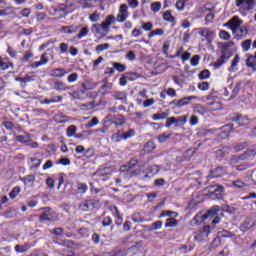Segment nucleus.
<instances>
[{"instance_id": "c756f323", "label": "nucleus", "mask_w": 256, "mask_h": 256, "mask_svg": "<svg viewBox=\"0 0 256 256\" xmlns=\"http://www.w3.org/2000/svg\"><path fill=\"white\" fill-rule=\"evenodd\" d=\"M177 225H179V221H177V219L173 218V217H170L166 220V223H165V227H170V228H173V227H177Z\"/></svg>"}, {"instance_id": "6ab92c4d", "label": "nucleus", "mask_w": 256, "mask_h": 256, "mask_svg": "<svg viewBox=\"0 0 256 256\" xmlns=\"http://www.w3.org/2000/svg\"><path fill=\"white\" fill-rule=\"evenodd\" d=\"M238 31L240 34H236L235 39H237V41H239L240 39H243L245 37H247V35H249V30L247 29L246 26H241L238 28Z\"/></svg>"}, {"instance_id": "393cba45", "label": "nucleus", "mask_w": 256, "mask_h": 256, "mask_svg": "<svg viewBox=\"0 0 256 256\" xmlns=\"http://www.w3.org/2000/svg\"><path fill=\"white\" fill-rule=\"evenodd\" d=\"M29 249H31L30 244L16 245L15 246L16 253H26V251H29Z\"/></svg>"}, {"instance_id": "b1692460", "label": "nucleus", "mask_w": 256, "mask_h": 256, "mask_svg": "<svg viewBox=\"0 0 256 256\" xmlns=\"http://www.w3.org/2000/svg\"><path fill=\"white\" fill-rule=\"evenodd\" d=\"M111 121H113V115L109 114L104 118V127L100 130V133H107V130L109 129V127H107V124L111 123Z\"/></svg>"}, {"instance_id": "a19ab883", "label": "nucleus", "mask_w": 256, "mask_h": 256, "mask_svg": "<svg viewBox=\"0 0 256 256\" xmlns=\"http://www.w3.org/2000/svg\"><path fill=\"white\" fill-rule=\"evenodd\" d=\"M16 141L19 143H29L31 141V138L27 135H18L16 136Z\"/></svg>"}, {"instance_id": "f704fd0d", "label": "nucleus", "mask_w": 256, "mask_h": 256, "mask_svg": "<svg viewBox=\"0 0 256 256\" xmlns=\"http://www.w3.org/2000/svg\"><path fill=\"white\" fill-rule=\"evenodd\" d=\"M187 119H189V115H184L176 118V127H179V125H185L187 123Z\"/></svg>"}, {"instance_id": "ea45409f", "label": "nucleus", "mask_w": 256, "mask_h": 256, "mask_svg": "<svg viewBox=\"0 0 256 256\" xmlns=\"http://www.w3.org/2000/svg\"><path fill=\"white\" fill-rule=\"evenodd\" d=\"M211 77V72L209 70L205 69L199 73V79L201 81H205V79H209Z\"/></svg>"}, {"instance_id": "4be33fe9", "label": "nucleus", "mask_w": 256, "mask_h": 256, "mask_svg": "<svg viewBox=\"0 0 256 256\" xmlns=\"http://www.w3.org/2000/svg\"><path fill=\"white\" fill-rule=\"evenodd\" d=\"M193 99H197V96H187L178 100V107L181 108V107H185V105H189V103H191Z\"/></svg>"}, {"instance_id": "a18cd8bd", "label": "nucleus", "mask_w": 256, "mask_h": 256, "mask_svg": "<svg viewBox=\"0 0 256 256\" xmlns=\"http://www.w3.org/2000/svg\"><path fill=\"white\" fill-rule=\"evenodd\" d=\"M239 91H241V83H237L233 88L230 99H235V97L239 95Z\"/></svg>"}, {"instance_id": "79ce46f5", "label": "nucleus", "mask_w": 256, "mask_h": 256, "mask_svg": "<svg viewBox=\"0 0 256 256\" xmlns=\"http://www.w3.org/2000/svg\"><path fill=\"white\" fill-rule=\"evenodd\" d=\"M99 125V119L97 117L92 118L86 125V129H91V127H95Z\"/></svg>"}, {"instance_id": "a211bd4d", "label": "nucleus", "mask_w": 256, "mask_h": 256, "mask_svg": "<svg viewBox=\"0 0 256 256\" xmlns=\"http://www.w3.org/2000/svg\"><path fill=\"white\" fill-rule=\"evenodd\" d=\"M50 75L51 77L61 79V77H65V75H67V71H65L63 68H56L51 70Z\"/></svg>"}, {"instance_id": "052dcab7", "label": "nucleus", "mask_w": 256, "mask_h": 256, "mask_svg": "<svg viewBox=\"0 0 256 256\" xmlns=\"http://www.w3.org/2000/svg\"><path fill=\"white\" fill-rule=\"evenodd\" d=\"M238 161H244L243 158H241V155L237 156L234 155L230 158V165H235L237 164Z\"/></svg>"}, {"instance_id": "58836bf2", "label": "nucleus", "mask_w": 256, "mask_h": 256, "mask_svg": "<svg viewBox=\"0 0 256 256\" xmlns=\"http://www.w3.org/2000/svg\"><path fill=\"white\" fill-rule=\"evenodd\" d=\"M22 181H24V185H33V183H35V175H27Z\"/></svg>"}, {"instance_id": "dca6fc26", "label": "nucleus", "mask_w": 256, "mask_h": 256, "mask_svg": "<svg viewBox=\"0 0 256 256\" xmlns=\"http://www.w3.org/2000/svg\"><path fill=\"white\" fill-rule=\"evenodd\" d=\"M256 221L251 224V221L249 219H246L239 227L240 231L242 233H247L250 229H253L255 227Z\"/></svg>"}, {"instance_id": "338daca9", "label": "nucleus", "mask_w": 256, "mask_h": 256, "mask_svg": "<svg viewBox=\"0 0 256 256\" xmlns=\"http://www.w3.org/2000/svg\"><path fill=\"white\" fill-rule=\"evenodd\" d=\"M89 19L92 23H97V21H99V13H97V11L94 12L89 16Z\"/></svg>"}, {"instance_id": "ddd939ff", "label": "nucleus", "mask_w": 256, "mask_h": 256, "mask_svg": "<svg viewBox=\"0 0 256 256\" xmlns=\"http://www.w3.org/2000/svg\"><path fill=\"white\" fill-rule=\"evenodd\" d=\"M112 97L115 101H120L121 103H127V92L126 91H113Z\"/></svg>"}, {"instance_id": "412c9836", "label": "nucleus", "mask_w": 256, "mask_h": 256, "mask_svg": "<svg viewBox=\"0 0 256 256\" xmlns=\"http://www.w3.org/2000/svg\"><path fill=\"white\" fill-rule=\"evenodd\" d=\"M111 139L113 143H120L121 141H125V135L123 134V131L118 130L116 133L112 135Z\"/></svg>"}, {"instance_id": "3c124183", "label": "nucleus", "mask_w": 256, "mask_h": 256, "mask_svg": "<svg viewBox=\"0 0 256 256\" xmlns=\"http://www.w3.org/2000/svg\"><path fill=\"white\" fill-rule=\"evenodd\" d=\"M124 141L127 139H131V137H135V129H129L127 132H123Z\"/></svg>"}, {"instance_id": "f3484780", "label": "nucleus", "mask_w": 256, "mask_h": 256, "mask_svg": "<svg viewBox=\"0 0 256 256\" xmlns=\"http://www.w3.org/2000/svg\"><path fill=\"white\" fill-rule=\"evenodd\" d=\"M53 89H55V91H69V89H71V87L67 86V84H65V82L58 80V81L54 82Z\"/></svg>"}, {"instance_id": "13d9d810", "label": "nucleus", "mask_w": 256, "mask_h": 256, "mask_svg": "<svg viewBox=\"0 0 256 256\" xmlns=\"http://www.w3.org/2000/svg\"><path fill=\"white\" fill-rule=\"evenodd\" d=\"M109 47H111L109 45V43L100 44V45L96 46V51H97V53H101V51H106V49H109Z\"/></svg>"}, {"instance_id": "f8f14e48", "label": "nucleus", "mask_w": 256, "mask_h": 256, "mask_svg": "<svg viewBox=\"0 0 256 256\" xmlns=\"http://www.w3.org/2000/svg\"><path fill=\"white\" fill-rule=\"evenodd\" d=\"M113 23H115V16H107L105 21L100 24L102 27V31H104V33H109V28L111 27V25H113Z\"/></svg>"}, {"instance_id": "20e7f679", "label": "nucleus", "mask_w": 256, "mask_h": 256, "mask_svg": "<svg viewBox=\"0 0 256 256\" xmlns=\"http://www.w3.org/2000/svg\"><path fill=\"white\" fill-rule=\"evenodd\" d=\"M210 196L211 197H216V199H223V193H225V187L222 185H210L208 187Z\"/></svg>"}, {"instance_id": "9d476101", "label": "nucleus", "mask_w": 256, "mask_h": 256, "mask_svg": "<svg viewBox=\"0 0 256 256\" xmlns=\"http://www.w3.org/2000/svg\"><path fill=\"white\" fill-rule=\"evenodd\" d=\"M111 173H112L111 168H102V169H98L96 172H94L92 174V177H102V181H108Z\"/></svg>"}, {"instance_id": "2eb2a0df", "label": "nucleus", "mask_w": 256, "mask_h": 256, "mask_svg": "<svg viewBox=\"0 0 256 256\" xmlns=\"http://www.w3.org/2000/svg\"><path fill=\"white\" fill-rule=\"evenodd\" d=\"M40 221H55V215L51 213L49 208H44L42 215H40Z\"/></svg>"}, {"instance_id": "7c9ffc66", "label": "nucleus", "mask_w": 256, "mask_h": 256, "mask_svg": "<svg viewBox=\"0 0 256 256\" xmlns=\"http://www.w3.org/2000/svg\"><path fill=\"white\" fill-rule=\"evenodd\" d=\"M249 146L248 142H240L234 145L233 149L237 153L239 151H243V149H246Z\"/></svg>"}, {"instance_id": "bb28decb", "label": "nucleus", "mask_w": 256, "mask_h": 256, "mask_svg": "<svg viewBox=\"0 0 256 256\" xmlns=\"http://www.w3.org/2000/svg\"><path fill=\"white\" fill-rule=\"evenodd\" d=\"M88 189H89V186H87V184L81 183V182L77 183V191L81 195H85L87 193Z\"/></svg>"}, {"instance_id": "39448f33", "label": "nucleus", "mask_w": 256, "mask_h": 256, "mask_svg": "<svg viewBox=\"0 0 256 256\" xmlns=\"http://www.w3.org/2000/svg\"><path fill=\"white\" fill-rule=\"evenodd\" d=\"M226 27L231 29L233 35L239 31V28L243 25V20L239 19L237 16H234L231 20H229L226 24Z\"/></svg>"}, {"instance_id": "1a4fd4ad", "label": "nucleus", "mask_w": 256, "mask_h": 256, "mask_svg": "<svg viewBox=\"0 0 256 256\" xmlns=\"http://www.w3.org/2000/svg\"><path fill=\"white\" fill-rule=\"evenodd\" d=\"M51 17H54V19H63L65 15H67V10L65 7L60 6L58 8H51L49 11Z\"/></svg>"}, {"instance_id": "680f3d73", "label": "nucleus", "mask_w": 256, "mask_h": 256, "mask_svg": "<svg viewBox=\"0 0 256 256\" xmlns=\"http://www.w3.org/2000/svg\"><path fill=\"white\" fill-rule=\"evenodd\" d=\"M142 29H144V31H152L153 29V23L151 22H142Z\"/></svg>"}, {"instance_id": "de8ad7c7", "label": "nucleus", "mask_w": 256, "mask_h": 256, "mask_svg": "<svg viewBox=\"0 0 256 256\" xmlns=\"http://www.w3.org/2000/svg\"><path fill=\"white\" fill-rule=\"evenodd\" d=\"M220 39H223V41H229L231 39V34L225 30H221L219 33Z\"/></svg>"}, {"instance_id": "774afa93", "label": "nucleus", "mask_w": 256, "mask_h": 256, "mask_svg": "<svg viewBox=\"0 0 256 256\" xmlns=\"http://www.w3.org/2000/svg\"><path fill=\"white\" fill-rule=\"evenodd\" d=\"M169 137H171L170 134H161L160 136H158V141L159 143H165V141H167V139H169Z\"/></svg>"}, {"instance_id": "7ed1b4c3", "label": "nucleus", "mask_w": 256, "mask_h": 256, "mask_svg": "<svg viewBox=\"0 0 256 256\" xmlns=\"http://www.w3.org/2000/svg\"><path fill=\"white\" fill-rule=\"evenodd\" d=\"M137 160L135 159H131L127 164L121 166V171L123 172H127L129 175H131V177H133L134 175H138L139 174V170H133L134 168L137 167Z\"/></svg>"}, {"instance_id": "37998d69", "label": "nucleus", "mask_w": 256, "mask_h": 256, "mask_svg": "<svg viewBox=\"0 0 256 256\" xmlns=\"http://www.w3.org/2000/svg\"><path fill=\"white\" fill-rule=\"evenodd\" d=\"M164 34H165V30H164V29H161V28H158V29H156V30L150 32V33L148 34V37H149V39H151L152 37H155V35L161 36V35H164Z\"/></svg>"}, {"instance_id": "473e14b6", "label": "nucleus", "mask_w": 256, "mask_h": 256, "mask_svg": "<svg viewBox=\"0 0 256 256\" xmlns=\"http://www.w3.org/2000/svg\"><path fill=\"white\" fill-rule=\"evenodd\" d=\"M252 44H253V40H251V39H247L242 42V49H243L244 53H247V51H249V49H251Z\"/></svg>"}, {"instance_id": "09e8293b", "label": "nucleus", "mask_w": 256, "mask_h": 256, "mask_svg": "<svg viewBox=\"0 0 256 256\" xmlns=\"http://www.w3.org/2000/svg\"><path fill=\"white\" fill-rule=\"evenodd\" d=\"M132 221L134 223H143V221H145V218H143L140 213H135L132 216Z\"/></svg>"}, {"instance_id": "e433bc0d", "label": "nucleus", "mask_w": 256, "mask_h": 256, "mask_svg": "<svg viewBox=\"0 0 256 256\" xmlns=\"http://www.w3.org/2000/svg\"><path fill=\"white\" fill-rule=\"evenodd\" d=\"M88 34H89V27L85 26L78 33L77 39H83V37H87Z\"/></svg>"}, {"instance_id": "8fccbe9b", "label": "nucleus", "mask_w": 256, "mask_h": 256, "mask_svg": "<svg viewBox=\"0 0 256 256\" xmlns=\"http://www.w3.org/2000/svg\"><path fill=\"white\" fill-rule=\"evenodd\" d=\"M77 133V126L71 125L67 128V137H73Z\"/></svg>"}, {"instance_id": "5fc2aeb1", "label": "nucleus", "mask_w": 256, "mask_h": 256, "mask_svg": "<svg viewBox=\"0 0 256 256\" xmlns=\"http://www.w3.org/2000/svg\"><path fill=\"white\" fill-rule=\"evenodd\" d=\"M161 227H163V222L162 221H156V222L152 223L150 231H157V229H161Z\"/></svg>"}, {"instance_id": "2f4dec72", "label": "nucleus", "mask_w": 256, "mask_h": 256, "mask_svg": "<svg viewBox=\"0 0 256 256\" xmlns=\"http://www.w3.org/2000/svg\"><path fill=\"white\" fill-rule=\"evenodd\" d=\"M194 113H198V115H205V113H207V109L201 104H197L194 106Z\"/></svg>"}, {"instance_id": "5701e85b", "label": "nucleus", "mask_w": 256, "mask_h": 256, "mask_svg": "<svg viewBox=\"0 0 256 256\" xmlns=\"http://www.w3.org/2000/svg\"><path fill=\"white\" fill-rule=\"evenodd\" d=\"M232 121H235L238 127H243V125H247L249 123V119L243 116H236L235 118H232Z\"/></svg>"}, {"instance_id": "c03bdc74", "label": "nucleus", "mask_w": 256, "mask_h": 256, "mask_svg": "<svg viewBox=\"0 0 256 256\" xmlns=\"http://www.w3.org/2000/svg\"><path fill=\"white\" fill-rule=\"evenodd\" d=\"M150 9L153 13H159V11H161V2H153Z\"/></svg>"}, {"instance_id": "69168bd1", "label": "nucleus", "mask_w": 256, "mask_h": 256, "mask_svg": "<svg viewBox=\"0 0 256 256\" xmlns=\"http://www.w3.org/2000/svg\"><path fill=\"white\" fill-rule=\"evenodd\" d=\"M79 79V74L77 73H72L68 76V83H75Z\"/></svg>"}, {"instance_id": "4468645a", "label": "nucleus", "mask_w": 256, "mask_h": 256, "mask_svg": "<svg viewBox=\"0 0 256 256\" xmlns=\"http://www.w3.org/2000/svg\"><path fill=\"white\" fill-rule=\"evenodd\" d=\"M256 155V145L252 146V148L245 151L243 154H241V159L244 161H248L249 159H253Z\"/></svg>"}, {"instance_id": "4d7b16f0", "label": "nucleus", "mask_w": 256, "mask_h": 256, "mask_svg": "<svg viewBox=\"0 0 256 256\" xmlns=\"http://www.w3.org/2000/svg\"><path fill=\"white\" fill-rule=\"evenodd\" d=\"M126 77L130 81H135V79H139L140 75L139 73H136V72H129V73H126Z\"/></svg>"}, {"instance_id": "864d4df0", "label": "nucleus", "mask_w": 256, "mask_h": 256, "mask_svg": "<svg viewBox=\"0 0 256 256\" xmlns=\"http://www.w3.org/2000/svg\"><path fill=\"white\" fill-rule=\"evenodd\" d=\"M199 61H201V56L199 55H194L191 60L190 63L192 65V67H197V65H199Z\"/></svg>"}, {"instance_id": "0e129e2a", "label": "nucleus", "mask_w": 256, "mask_h": 256, "mask_svg": "<svg viewBox=\"0 0 256 256\" xmlns=\"http://www.w3.org/2000/svg\"><path fill=\"white\" fill-rule=\"evenodd\" d=\"M101 29H102L101 24H93L91 31H92V33L99 34V33H101Z\"/></svg>"}, {"instance_id": "4c0bfd02", "label": "nucleus", "mask_w": 256, "mask_h": 256, "mask_svg": "<svg viewBox=\"0 0 256 256\" xmlns=\"http://www.w3.org/2000/svg\"><path fill=\"white\" fill-rule=\"evenodd\" d=\"M127 120L125 119V117L123 115H118L115 117V120H114V124L116 126H119V125H124V123H126Z\"/></svg>"}, {"instance_id": "e2e57ef3", "label": "nucleus", "mask_w": 256, "mask_h": 256, "mask_svg": "<svg viewBox=\"0 0 256 256\" xmlns=\"http://www.w3.org/2000/svg\"><path fill=\"white\" fill-rule=\"evenodd\" d=\"M169 47H171V43L169 41H165L162 51L166 55V57H167V55H169Z\"/></svg>"}, {"instance_id": "f03ea898", "label": "nucleus", "mask_w": 256, "mask_h": 256, "mask_svg": "<svg viewBox=\"0 0 256 256\" xmlns=\"http://www.w3.org/2000/svg\"><path fill=\"white\" fill-rule=\"evenodd\" d=\"M219 211V209H211L206 214H197L190 222L192 227H195V225H201L203 221H206V219H211L212 217H215V214Z\"/></svg>"}, {"instance_id": "aec40b11", "label": "nucleus", "mask_w": 256, "mask_h": 256, "mask_svg": "<svg viewBox=\"0 0 256 256\" xmlns=\"http://www.w3.org/2000/svg\"><path fill=\"white\" fill-rule=\"evenodd\" d=\"M61 101H63V96H54L53 98L50 99H44L43 101H41V105H49L51 103H61Z\"/></svg>"}, {"instance_id": "c9c22d12", "label": "nucleus", "mask_w": 256, "mask_h": 256, "mask_svg": "<svg viewBox=\"0 0 256 256\" xmlns=\"http://www.w3.org/2000/svg\"><path fill=\"white\" fill-rule=\"evenodd\" d=\"M112 65L114 69H116V71H118L119 73H123V71L127 69V66H125V64H121L119 62H114Z\"/></svg>"}, {"instance_id": "f257e3e1", "label": "nucleus", "mask_w": 256, "mask_h": 256, "mask_svg": "<svg viewBox=\"0 0 256 256\" xmlns=\"http://www.w3.org/2000/svg\"><path fill=\"white\" fill-rule=\"evenodd\" d=\"M235 45V42L230 41V42H220L218 44V47L221 51V56L220 58L217 59V61L214 63L215 69H219L225 61H228V59H231V52L229 51L230 47H233Z\"/></svg>"}, {"instance_id": "c85d7f7f", "label": "nucleus", "mask_w": 256, "mask_h": 256, "mask_svg": "<svg viewBox=\"0 0 256 256\" xmlns=\"http://www.w3.org/2000/svg\"><path fill=\"white\" fill-rule=\"evenodd\" d=\"M160 217H179V213L171 210H163L160 214Z\"/></svg>"}, {"instance_id": "bf43d9fd", "label": "nucleus", "mask_w": 256, "mask_h": 256, "mask_svg": "<svg viewBox=\"0 0 256 256\" xmlns=\"http://www.w3.org/2000/svg\"><path fill=\"white\" fill-rule=\"evenodd\" d=\"M63 233H65V230H63V228H61V227L55 228L51 231L52 235H57L58 237H61V235H63Z\"/></svg>"}, {"instance_id": "603ef678", "label": "nucleus", "mask_w": 256, "mask_h": 256, "mask_svg": "<svg viewBox=\"0 0 256 256\" xmlns=\"http://www.w3.org/2000/svg\"><path fill=\"white\" fill-rule=\"evenodd\" d=\"M171 125H177V118L176 117H170L167 119L165 127L167 129H169V127H171Z\"/></svg>"}, {"instance_id": "cd10ccee", "label": "nucleus", "mask_w": 256, "mask_h": 256, "mask_svg": "<svg viewBox=\"0 0 256 256\" xmlns=\"http://www.w3.org/2000/svg\"><path fill=\"white\" fill-rule=\"evenodd\" d=\"M62 30L64 31V33H77V31L79 30V26H75V25H71V26H64L62 27Z\"/></svg>"}, {"instance_id": "0eeeda50", "label": "nucleus", "mask_w": 256, "mask_h": 256, "mask_svg": "<svg viewBox=\"0 0 256 256\" xmlns=\"http://www.w3.org/2000/svg\"><path fill=\"white\" fill-rule=\"evenodd\" d=\"M211 233V227L209 225L204 226L202 230L195 232L194 239L196 241H204L205 238Z\"/></svg>"}, {"instance_id": "423d86ee", "label": "nucleus", "mask_w": 256, "mask_h": 256, "mask_svg": "<svg viewBox=\"0 0 256 256\" xmlns=\"http://www.w3.org/2000/svg\"><path fill=\"white\" fill-rule=\"evenodd\" d=\"M198 35L200 37H205L206 41L211 44L213 39H215V32L211 31L209 28H198Z\"/></svg>"}, {"instance_id": "a878e982", "label": "nucleus", "mask_w": 256, "mask_h": 256, "mask_svg": "<svg viewBox=\"0 0 256 256\" xmlns=\"http://www.w3.org/2000/svg\"><path fill=\"white\" fill-rule=\"evenodd\" d=\"M167 117H169V113L168 112H161V113H156L152 115V119L154 121H161L163 119H167Z\"/></svg>"}, {"instance_id": "9b49d317", "label": "nucleus", "mask_w": 256, "mask_h": 256, "mask_svg": "<svg viewBox=\"0 0 256 256\" xmlns=\"http://www.w3.org/2000/svg\"><path fill=\"white\" fill-rule=\"evenodd\" d=\"M227 174V170L223 166H218L212 170H210V173L208 175V179H213L215 177H223V175Z\"/></svg>"}, {"instance_id": "6e6d98bb", "label": "nucleus", "mask_w": 256, "mask_h": 256, "mask_svg": "<svg viewBox=\"0 0 256 256\" xmlns=\"http://www.w3.org/2000/svg\"><path fill=\"white\" fill-rule=\"evenodd\" d=\"M21 193V188L19 186H16L13 188V190L10 192V199H15L17 197V194Z\"/></svg>"}, {"instance_id": "6e6552de", "label": "nucleus", "mask_w": 256, "mask_h": 256, "mask_svg": "<svg viewBox=\"0 0 256 256\" xmlns=\"http://www.w3.org/2000/svg\"><path fill=\"white\" fill-rule=\"evenodd\" d=\"M80 211H83L84 213H89V211H92L95 209V200H83L79 205H78Z\"/></svg>"}, {"instance_id": "49530a36", "label": "nucleus", "mask_w": 256, "mask_h": 256, "mask_svg": "<svg viewBox=\"0 0 256 256\" xmlns=\"http://www.w3.org/2000/svg\"><path fill=\"white\" fill-rule=\"evenodd\" d=\"M95 107V104L93 102H87L85 104L80 105V109L82 111H89Z\"/></svg>"}, {"instance_id": "72a5a7b5", "label": "nucleus", "mask_w": 256, "mask_h": 256, "mask_svg": "<svg viewBox=\"0 0 256 256\" xmlns=\"http://www.w3.org/2000/svg\"><path fill=\"white\" fill-rule=\"evenodd\" d=\"M163 19H164V21H168V23L175 22V17H173V15L171 14V11L164 12Z\"/></svg>"}]
</instances>
